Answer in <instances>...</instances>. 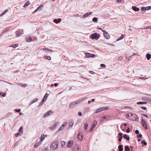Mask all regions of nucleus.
I'll return each instance as SVG.
<instances>
[{
    "label": "nucleus",
    "mask_w": 151,
    "mask_h": 151,
    "mask_svg": "<svg viewBox=\"0 0 151 151\" xmlns=\"http://www.w3.org/2000/svg\"><path fill=\"white\" fill-rule=\"evenodd\" d=\"M127 117L129 119L133 121H138V117L135 114L129 113L127 114Z\"/></svg>",
    "instance_id": "1"
},
{
    "label": "nucleus",
    "mask_w": 151,
    "mask_h": 151,
    "mask_svg": "<svg viewBox=\"0 0 151 151\" xmlns=\"http://www.w3.org/2000/svg\"><path fill=\"white\" fill-rule=\"evenodd\" d=\"M58 143L57 141L53 142L51 145L50 149L53 151L55 150L58 147Z\"/></svg>",
    "instance_id": "2"
},
{
    "label": "nucleus",
    "mask_w": 151,
    "mask_h": 151,
    "mask_svg": "<svg viewBox=\"0 0 151 151\" xmlns=\"http://www.w3.org/2000/svg\"><path fill=\"white\" fill-rule=\"evenodd\" d=\"M100 37V35L96 33H95L92 34L91 35V38L92 39H95L96 40H98Z\"/></svg>",
    "instance_id": "3"
},
{
    "label": "nucleus",
    "mask_w": 151,
    "mask_h": 151,
    "mask_svg": "<svg viewBox=\"0 0 151 151\" xmlns=\"http://www.w3.org/2000/svg\"><path fill=\"white\" fill-rule=\"evenodd\" d=\"M141 123L142 126L145 128V129H148L147 123L144 119H142Z\"/></svg>",
    "instance_id": "4"
},
{
    "label": "nucleus",
    "mask_w": 151,
    "mask_h": 151,
    "mask_svg": "<svg viewBox=\"0 0 151 151\" xmlns=\"http://www.w3.org/2000/svg\"><path fill=\"white\" fill-rule=\"evenodd\" d=\"M102 31L103 32V35L104 37L106 39H108L110 37V36L108 33L104 30H102Z\"/></svg>",
    "instance_id": "5"
},
{
    "label": "nucleus",
    "mask_w": 151,
    "mask_h": 151,
    "mask_svg": "<svg viewBox=\"0 0 151 151\" xmlns=\"http://www.w3.org/2000/svg\"><path fill=\"white\" fill-rule=\"evenodd\" d=\"M109 109V107H102L101 108H100L97 110L96 111V113H99L100 112H101L102 111H103V110H107Z\"/></svg>",
    "instance_id": "6"
},
{
    "label": "nucleus",
    "mask_w": 151,
    "mask_h": 151,
    "mask_svg": "<svg viewBox=\"0 0 151 151\" xmlns=\"http://www.w3.org/2000/svg\"><path fill=\"white\" fill-rule=\"evenodd\" d=\"M86 57L87 58L90 57L94 58L95 55L94 54H91L88 52H86L85 53Z\"/></svg>",
    "instance_id": "7"
},
{
    "label": "nucleus",
    "mask_w": 151,
    "mask_h": 151,
    "mask_svg": "<svg viewBox=\"0 0 151 151\" xmlns=\"http://www.w3.org/2000/svg\"><path fill=\"white\" fill-rule=\"evenodd\" d=\"M73 151H81L80 147L79 145H76L73 148Z\"/></svg>",
    "instance_id": "8"
},
{
    "label": "nucleus",
    "mask_w": 151,
    "mask_h": 151,
    "mask_svg": "<svg viewBox=\"0 0 151 151\" xmlns=\"http://www.w3.org/2000/svg\"><path fill=\"white\" fill-rule=\"evenodd\" d=\"M73 143V141L70 140L69 141L67 144V147L69 148H70L72 146Z\"/></svg>",
    "instance_id": "9"
},
{
    "label": "nucleus",
    "mask_w": 151,
    "mask_h": 151,
    "mask_svg": "<svg viewBox=\"0 0 151 151\" xmlns=\"http://www.w3.org/2000/svg\"><path fill=\"white\" fill-rule=\"evenodd\" d=\"M23 31V30L18 29L16 32V35L17 36V37H18L21 35L22 34H23L22 32Z\"/></svg>",
    "instance_id": "10"
},
{
    "label": "nucleus",
    "mask_w": 151,
    "mask_h": 151,
    "mask_svg": "<svg viewBox=\"0 0 151 151\" xmlns=\"http://www.w3.org/2000/svg\"><path fill=\"white\" fill-rule=\"evenodd\" d=\"M77 138L80 141H81L83 139V136L82 134H81V133L79 132L77 135Z\"/></svg>",
    "instance_id": "11"
},
{
    "label": "nucleus",
    "mask_w": 151,
    "mask_h": 151,
    "mask_svg": "<svg viewBox=\"0 0 151 151\" xmlns=\"http://www.w3.org/2000/svg\"><path fill=\"white\" fill-rule=\"evenodd\" d=\"M52 112L51 110H49L46 112L43 115L44 117L50 115Z\"/></svg>",
    "instance_id": "12"
},
{
    "label": "nucleus",
    "mask_w": 151,
    "mask_h": 151,
    "mask_svg": "<svg viewBox=\"0 0 151 151\" xmlns=\"http://www.w3.org/2000/svg\"><path fill=\"white\" fill-rule=\"evenodd\" d=\"M122 134L121 133H119L118 134V137L119 138L118 141H119L121 142L122 141Z\"/></svg>",
    "instance_id": "13"
},
{
    "label": "nucleus",
    "mask_w": 151,
    "mask_h": 151,
    "mask_svg": "<svg viewBox=\"0 0 151 151\" xmlns=\"http://www.w3.org/2000/svg\"><path fill=\"white\" fill-rule=\"evenodd\" d=\"M66 122H65L59 129L58 131H60L62 130L63 128L65 127L66 126Z\"/></svg>",
    "instance_id": "14"
},
{
    "label": "nucleus",
    "mask_w": 151,
    "mask_h": 151,
    "mask_svg": "<svg viewBox=\"0 0 151 151\" xmlns=\"http://www.w3.org/2000/svg\"><path fill=\"white\" fill-rule=\"evenodd\" d=\"M61 20V19L60 18H58V19H55L53 20V22L56 24H58L60 22Z\"/></svg>",
    "instance_id": "15"
},
{
    "label": "nucleus",
    "mask_w": 151,
    "mask_h": 151,
    "mask_svg": "<svg viewBox=\"0 0 151 151\" xmlns=\"http://www.w3.org/2000/svg\"><path fill=\"white\" fill-rule=\"evenodd\" d=\"M132 9L135 12H138L139 10V8L138 7H136V6H133L132 7Z\"/></svg>",
    "instance_id": "16"
},
{
    "label": "nucleus",
    "mask_w": 151,
    "mask_h": 151,
    "mask_svg": "<svg viewBox=\"0 0 151 151\" xmlns=\"http://www.w3.org/2000/svg\"><path fill=\"white\" fill-rule=\"evenodd\" d=\"M41 143L42 142L40 140L39 141L35 143L34 145V147H37L38 146H39L41 144Z\"/></svg>",
    "instance_id": "17"
},
{
    "label": "nucleus",
    "mask_w": 151,
    "mask_h": 151,
    "mask_svg": "<svg viewBox=\"0 0 151 151\" xmlns=\"http://www.w3.org/2000/svg\"><path fill=\"white\" fill-rule=\"evenodd\" d=\"M47 136L46 135H44V134H42L40 138V141H41L42 142V141L45 138V137H46Z\"/></svg>",
    "instance_id": "18"
},
{
    "label": "nucleus",
    "mask_w": 151,
    "mask_h": 151,
    "mask_svg": "<svg viewBox=\"0 0 151 151\" xmlns=\"http://www.w3.org/2000/svg\"><path fill=\"white\" fill-rule=\"evenodd\" d=\"M92 13V12H87L85 13L83 15V17L84 18L87 17L88 15H90Z\"/></svg>",
    "instance_id": "19"
},
{
    "label": "nucleus",
    "mask_w": 151,
    "mask_h": 151,
    "mask_svg": "<svg viewBox=\"0 0 151 151\" xmlns=\"http://www.w3.org/2000/svg\"><path fill=\"white\" fill-rule=\"evenodd\" d=\"M78 102L77 101L76 102H72V103L70 104L69 105L70 108H71L73 106L77 104H78Z\"/></svg>",
    "instance_id": "20"
},
{
    "label": "nucleus",
    "mask_w": 151,
    "mask_h": 151,
    "mask_svg": "<svg viewBox=\"0 0 151 151\" xmlns=\"http://www.w3.org/2000/svg\"><path fill=\"white\" fill-rule=\"evenodd\" d=\"M38 100V99L37 98H36L35 99H33L30 102V104H29V105H31L32 104H33L35 102L37 101Z\"/></svg>",
    "instance_id": "21"
},
{
    "label": "nucleus",
    "mask_w": 151,
    "mask_h": 151,
    "mask_svg": "<svg viewBox=\"0 0 151 151\" xmlns=\"http://www.w3.org/2000/svg\"><path fill=\"white\" fill-rule=\"evenodd\" d=\"M86 99V97L82 98L78 100H77V102H78V103H79L81 102L84 101Z\"/></svg>",
    "instance_id": "22"
},
{
    "label": "nucleus",
    "mask_w": 151,
    "mask_h": 151,
    "mask_svg": "<svg viewBox=\"0 0 151 151\" xmlns=\"http://www.w3.org/2000/svg\"><path fill=\"white\" fill-rule=\"evenodd\" d=\"M123 137L124 139H126V140H129V136L127 135V134H124L123 135Z\"/></svg>",
    "instance_id": "23"
},
{
    "label": "nucleus",
    "mask_w": 151,
    "mask_h": 151,
    "mask_svg": "<svg viewBox=\"0 0 151 151\" xmlns=\"http://www.w3.org/2000/svg\"><path fill=\"white\" fill-rule=\"evenodd\" d=\"M43 50H44L46 52H52L53 51L52 50L47 48H44Z\"/></svg>",
    "instance_id": "24"
},
{
    "label": "nucleus",
    "mask_w": 151,
    "mask_h": 151,
    "mask_svg": "<svg viewBox=\"0 0 151 151\" xmlns=\"http://www.w3.org/2000/svg\"><path fill=\"white\" fill-rule=\"evenodd\" d=\"M17 84L22 86L25 87L27 86V84L26 83H17Z\"/></svg>",
    "instance_id": "25"
},
{
    "label": "nucleus",
    "mask_w": 151,
    "mask_h": 151,
    "mask_svg": "<svg viewBox=\"0 0 151 151\" xmlns=\"http://www.w3.org/2000/svg\"><path fill=\"white\" fill-rule=\"evenodd\" d=\"M97 121L96 120H95L94 121L93 123L92 124V128H94L96 127V126L97 125Z\"/></svg>",
    "instance_id": "26"
},
{
    "label": "nucleus",
    "mask_w": 151,
    "mask_h": 151,
    "mask_svg": "<svg viewBox=\"0 0 151 151\" xmlns=\"http://www.w3.org/2000/svg\"><path fill=\"white\" fill-rule=\"evenodd\" d=\"M118 148L119 149L118 151H122L123 150L122 146L121 145H119Z\"/></svg>",
    "instance_id": "27"
},
{
    "label": "nucleus",
    "mask_w": 151,
    "mask_h": 151,
    "mask_svg": "<svg viewBox=\"0 0 151 151\" xmlns=\"http://www.w3.org/2000/svg\"><path fill=\"white\" fill-rule=\"evenodd\" d=\"M58 123L57 122H56L52 126V128L53 129H55L56 128L57 126V124H58Z\"/></svg>",
    "instance_id": "28"
},
{
    "label": "nucleus",
    "mask_w": 151,
    "mask_h": 151,
    "mask_svg": "<svg viewBox=\"0 0 151 151\" xmlns=\"http://www.w3.org/2000/svg\"><path fill=\"white\" fill-rule=\"evenodd\" d=\"M151 55L149 53H147L146 54V58L147 60H149L151 58Z\"/></svg>",
    "instance_id": "29"
},
{
    "label": "nucleus",
    "mask_w": 151,
    "mask_h": 151,
    "mask_svg": "<svg viewBox=\"0 0 151 151\" xmlns=\"http://www.w3.org/2000/svg\"><path fill=\"white\" fill-rule=\"evenodd\" d=\"M8 11V9H5L4 11L2 12L0 14V16H1L5 14V13L7 12Z\"/></svg>",
    "instance_id": "30"
},
{
    "label": "nucleus",
    "mask_w": 151,
    "mask_h": 151,
    "mask_svg": "<svg viewBox=\"0 0 151 151\" xmlns=\"http://www.w3.org/2000/svg\"><path fill=\"white\" fill-rule=\"evenodd\" d=\"M147 102H141L139 101L137 102V104H147Z\"/></svg>",
    "instance_id": "31"
},
{
    "label": "nucleus",
    "mask_w": 151,
    "mask_h": 151,
    "mask_svg": "<svg viewBox=\"0 0 151 151\" xmlns=\"http://www.w3.org/2000/svg\"><path fill=\"white\" fill-rule=\"evenodd\" d=\"M44 58L48 60H50L51 59V58L50 56L48 55H45L44 56Z\"/></svg>",
    "instance_id": "32"
},
{
    "label": "nucleus",
    "mask_w": 151,
    "mask_h": 151,
    "mask_svg": "<svg viewBox=\"0 0 151 151\" xmlns=\"http://www.w3.org/2000/svg\"><path fill=\"white\" fill-rule=\"evenodd\" d=\"M124 150L125 151H129L130 150V149L129 147L128 146H126L124 147Z\"/></svg>",
    "instance_id": "33"
},
{
    "label": "nucleus",
    "mask_w": 151,
    "mask_h": 151,
    "mask_svg": "<svg viewBox=\"0 0 151 151\" xmlns=\"http://www.w3.org/2000/svg\"><path fill=\"white\" fill-rule=\"evenodd\" d=\"M26 40L28 42H30L32 40V39L30 36H29L28 37H26Z\"/></svg>",
    "instance_id": "34"
},
{
    "label": "nucleus",
    "mask_w": 151,
    "mask_h": 151,
    "mask_svg": "<svg viewBox=\"0 0 151 151\" xmlns=\"http://www.w3.org/2000/svg\"><path fill=\"white\" fill-rule=\"evenodd\" d=\"M19 132L21 134H22L23 133V129L22 127H21L19 129Z\"/></svg>",
    "instance_id": "35"
},
{
    "label": "nucleus",
    "mask_w": 151,
    "mask_h": 151,
    "mask_svg": "<svg viewBox=\"0 0 151 151\" xmlns=\"http://www.w3.org/2000/svg\"><path fill=\"white\" fill-rule=\"evenodd\" d=\"M30 4V2L28 1H27L24 5L23 7H25Z\"/></svg>",
    "instance_id": "36"
},
{
    "label": "nucleus",
    "mask_w": 151,
    "mask_h": 151,
    "mask_svg": "<svg viewBox=\"0 0 151 151\" xmlns=\"http://www.w3.org/2000/svg\"><path fill=\"white\" fill-rule=\"evenodd\" d=\"M74 124V121L73 120H72L69 123V125L70 127H72Z\"/></svg>",
    "instance_id": "37"
},
{
    "label": "nucleus",
    "mask_w": 151,
    "mask_h": 151,
    "mask_svg": "<svg viewBox=\"0 0 151 151\" xmlns=\"http://www.w3.org/2000/svg\"><path fill=\"white\" fill-rule=\"evenodd\" d=\"M48 96V94L47 93H46L44 96L43 99V100H44V101H45L47 99Z\"/></svg>",
    "instance_id": "38"
},
{
    "label": "nucleus",
    "mask_w": 151,
    "mask_h": 151,
    "mask_svg": "<svg viewBox=\"0 0 151 151\" xmlns=\"http://www.w3.org/2000/svg\"><path fill=\"white\" fill-rule=\"evenodd\" d=\"M18 46V45L17 44H14L12 45H11L10 46V47H13L14 48Z\"/></svg>",
    "instance_id": "39"
},
{
    "label": "nucleus",
    "mask_w": 151,
    "mask_h": 151,
    "mask_svg": "<svg viewBox=\"0 0 151 151\" xmlns=\"http://www.w3.org/2000/svg\"><path fill=\"white\" fill-rule=\"evenodd\" d=\"M124 38V35L122 34L121 35V36L117 39V41L120 40Z\"/></svg>",
    "instance_id": "40"
},
{
    "label": "nucleus",
    "mask_w": 151,
    "mask_h": 151,
    "mask_svg": "<svg viewBox=\"0 0 151 151\" xmlns=\"http://www.w3.org/2000/svg\"><path fill=\"white\" fill-rule=\"evenodd\" d=\"M88 126V124L87 123H85L84 124V128L85 130H86L87 129V127Z\"/></svg>",
    "instance_id": "41"
},
{
    "label": "nucleus",
    "mask_w": 151,
    "mask_h": 151,
    "mask_svg": "<svg viewBox=\"0 0 151 151\" xmlns=\"http://www.w3.org/2000/svg\"><path fill=\"white\" fill-rule=\"evenodd\" d=\"M9 29V28H6L2 32V33H4V32H6L7 30H8Z\"/></svg>",
    "instance_id": "42"
},
{
    "label": "nucleus",
    "mask_w": 151,
    "mask_h": 151,
    "mask_svg": "<svg viewBox=\"0 0 151 151\" xmlns=\"http://www.w3.org/2000/svg\"><path fill=\"white\" fill-rule=\"evenodd\" d=\"M41 7H43V5H40L39 6H38V8H37V9L35 10V12H36L37 11V10H39Z\"/></svg>",
    "instance_id": "43"
},
{
    "label": "nucleus",
    "mask_w": 151,
    "mask_h": 151,
    "mask_svg": "<svg viewBox=\"0 0 151 151\" xmlns=\"http://www.w3.org/2000/svg\"><path fill=\"white\" fill-rule=\"evenodd\" d=\"M92 21L93 22L96 23L97 22V19L96 17H94L92 19Z\"/></svg>",
    "instance_id": "44"
},
{
    "label": "nucleus",
    "mask_w": 151,
    "mask_h": 151,
    "mask_svg": "<svg viewBox=\"0 0 151 151\" xmlns=\"http://www.w3.org/2000/svg\"><path fill=\"white\" fill-rule=\"evenodd\" d=\"M108 117L107 116H103V118L101 119V121H103L104 120L106 119Z\"/></svg>",
    "instance_id": "45"
},
{
    "label": "nucleus",
    "mask_w": 151,
    "mask_h": 151,
    "mask_svg": "<svg viewBox=\"0 0 151 151\" xmlns=\"http://www.w3.org/2000/svg\"><path fill=\"white\" fill-rule=\"evenodd\" d=\"M148 98V97H145V96H144L143 97L142 99V100H144V101H147V98Z\"/></svg>",
    "instance_id": "46"
},
{
    "label": "nucleus",
    "mask_w": 151,
    "mask_h": 151,
    "mask_svg": "<svg viewBox=\"0 0 151 151\" xmlns=\"http://www.w3.org/2000/svg\"><path fill=\"white\" fill-rule=\"evenodd\" d=\"M141 143L145 145H147V143L143 140L141 141Z\"/></svg>",
    "instance_id": "47"
},
{
    "label": "nucleus",
    "mask_w": 151,
    "mask_h": 151,
    "mask_svg": "<svg viewBox=\"0 0 151 151\" xmlns=\"http://www.w3.org/2000/svg\"><path fill=\"white\" fill-rule=\"evenodd\" d=\"M61 146L62 147L63 146V145H64L65 144V142L64 141H62L61 142Z\"/></svg>",
    "instance_id": "48"
},
{
    "label": "nucleus",
    "mask_w": 151,
    "mask_h": 151,
    "mask_svg": "<svg viewBox=\"0 0 151 151\" xmlns=\"http://www.w3.org/2000/svg\"><path fill=\"white\" fill-rule=\"evenodd\" d=\"M147 101H148L150 104H151V99L150 98L148 97Z\"/></svg>",
    "instance_id": "49"
},
{
    "label": "nucleus",
    "mask_w": 151,
    "mask_h": 151,
    "mask_svg": "<svg viewBox=\"0 0 151 151\" xmlns=\"http://www.w3.org/2000/svg\"><path fill=\"white\" fill-rule=\"evenodd\" d=\"M139 79H141L144 80H145L146 79H147L148 78L144 77H139Z\"/></svg>",
    "instance_id": "50"
},
{
    "label": "nucleus",
    "mask_w": 151,
    "mask_h": 151,
    "mask_svg": "<svg viewBox=\"0 0 151 151\" xmlns=\"http://www.w3.org/2000/svg\"><path fill=\"white\" fill-rule=\"evenodd\" d=\"M95 100V99H92L91 101H88V104H90L91 102H93Z\"/></svg>",
    "instance_id": "51"
},
{
    "label": "nucleus",
    "mask_w": 151,
    "mask_h": 151,
    "mask_svg": "<svg viewBox=\"0 0 151 151\" xmlns=\"http://www.w3.org/2000/svg\"><path fill=\"white\" fill-rule=\"evenodd\" d=\"M123 58L122 56H120L118 58V60H120H120H122Z\"/></svg>",
    "instance_id": "52"
},
{
    "label": "nucleus",
    "mask_w": 151,
    "mask_h": 151,
    "mask_svg": "<svg viewBox=\"0 0 151 151\" xmlns=\"http://www.w3.org/2000/svg\"><path fill=\"white\" fill-rule=\"evenodd\" d=\"M45 101H44V100H43V99H42V100L41 101V103L39 104V106H40L42 105V104H43V102H44Z\"/></svg>",
    "instance_id": "53"
},
{
    "label": "nucleus",
    "mask_w": 151,
    "mask_h": 151,
    "mask_svg": "<svg viewBox=\"0 0 151 151\" xmlns=\"http://www.w3.org/2000/svg\"><path fill=\"white\" fill-rule=\"evenodd\" d=\"M100 66H101V67H104V68H105L106 67V65L104 64H101L100 65Z\"/></svg>",
    "instance_id": "54"
},
{
    "label": "nucleus",
    "mask_w": 151,
    "mask_h": 151,
    "mask_svg": "<svg viewBox=\"0 0 151 151\" xmlns=\"http://www.w3.org/2000/svg\"><path fill=\"white\" fill-rule=\"evenodd\" d=\"M141 10H142L143 11L146 10H146V7H142L141 8Z\"/></svg>",
    "instance_id": "55"
},
{
    "label": "nucleus",
    "mask_w": 151,
    "mask_h": 151,
    "mask_svg": "<svg viewBox=\"0 0 151 151\" xmlns=\"http://www.w3.org/2000/svg\"><path fill=\"white\" fill-rule=\"evenodd\" d=\"M142 135L141 134H139L137 135V138H141L142 137Z\"/></svg>",
    "instance_id": "56"
},
{
    "label": "nucleus",
    "mask_w": 151,
    "mask_h": 151,
    "mask_svg": "<svg viewBox=\"0 0 151 151\" xmlns=\"http://www.w3.org/2000/svg\"><path fill=\"white\" fill-rule=\"evenodd\" d=\"M146 7L147 10H149L151 9V6H148Z\"/></svg>",
    "instance_id": "57"
},
{
    "label": "nucleus",
    "mask_w": 151,
    "mask_h": 151,
    "mask_svg": "<svg viewBox=\"0 0 151 151\" xmlns=\"http://www.w3.org/2000/svg\"><path fill=\"white\" fill-rule=\"evenodd\" d=\"M134 55H138L137 54V53H134L132 55L130 56L129 57V58H130L132 57V56H134Z\"/></svg>",
    "instance_id": "58"
},
{
    "label": "nucleus",
    "mask_w": 151,
    "mask_h": 151,
    "mask_svg": "<svg viewBox=\"0 0 151 151\" xmlns=\"http://www.w3.org/2000/svg\"><path fill=\"white\" fill-rule=\"evenodd\" d=\"M15 111H16V112H17L19 113V112H20V111H21V109H15Z\"/></svg>",
    "instance_id": "59"
},
{
    "label": "nucleus",
    "mask_w": 151,
    "mask_h": 151,
    "mask_svg": "<svg viewBox=\"0 0 151 151\" xmlns=\"http://www.w3.org/2000/svg\"><path fill=\"white\" fill-rule=\"evenodd\" d=\"M20 133H19V132H18L17 133H16L15 134V136L16 137H17L19 135H20Z\"/></svg>",
    "instance_id": "60"
},
{
    "label": "nucleus",
    "mask_w": 151,
    "mask_h": 151,
    "mask_svg": "<svg viewBox=\"0 0 151 151\" xmlns=\"http://www.w3.org/2000/svg\"><path fill=\"white\" fill-rule=\"evenodd\" d=\"M135 133L136 134H139V131L138 130H136L135 131Z\"/></svg>",
    "instance_id": "61"
},
{
    "label": "nucleus",
    "mask_w": 151,
    "mask_h": 151,
    "mask_svg": "<svg viewBox=\"0 0 151 151\" xmlns=\"http://www.w3.org/2000/svg\"><path fill=\"white\" fill-rule=\"evenodd\" d=\"M78 115L79 116H81L82 114L81 112H78Z\"/></svg>",
    "instance_id": "62"
},
{
    "label": "nucleus",
    "mask_w": 151,
    "mask_h": 151,
    "mask_svg": "<svg viewBox=\"0 0 151 151\" xmlns=\"http://www.w3.org/2000/svg\"><path fill=\"white\" fill-rule=\"evenodd\" d=\"M141 108L144 110H146L147 109L145 107L142 106L141 107Z\"/></svg>",
    "instance_id": "63"
},
{
    "label": "nucleus",
    "mask_w": 151,
    "mask_h": 151,
    "mask_svg": "<svg viewBox=\"0 0 151 151\" xmlns=\"http://www.w3.org/2000/svg\"><path fill=\"white\" fill-rule=\"evenodd\" d=\"M142 115H143L145 117L147 118H148V116L147 114H142Z\"/></svg>",
    "instance_id": "64"
}]
</instances>
